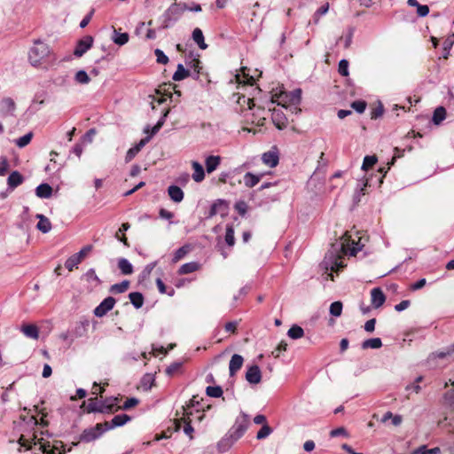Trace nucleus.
<instances>
[{
    "mask_svg": "<svg viewBox=\"0 0 454 454\" xmlns=\"http://www.w3.org/2000/svg\"><path fill=\"white\" fill-rule=\"evenodd\" d=\"M130 302L136 309H140L144 304V296L141 293L133 292L129 294Z\"/></svg>",
    "mask_w": 454,
    "mask_h": 454,
    "instance_id": "32",
    "label": "nucleus"
},
{
    "mask_svg": "<svg viewBox=\"0 0 454 454\" xmlns=\"http://www.w3.org/2000/svg\"><path fill=\"white\" fill-rule=\"evenodd\" d=\"M116 301L114 297L108 296L104 299L98 306L94 309V315L98 317H102L107 314L114 306Z\"/></svg>",
    "mask_w": 454,
    "mask_h": 454,
    "instance_id": "8",
    "label": "nucleus"
},
{
    "mask_svg": "<svg viewBox=\"0 0 454 454\" xmlns=\"http://www.w3.org/2000/svg\"><path fill=\"white\" fill-rule=\"evenodd\" d=\"M222 158L219 155H210L205 160L206 170L208 174L214 172L220 165Z\"/></svg>",
    "mask_w": 454,
    "mask_h": 454,
    "instance_id": "18",
    "label": "nucleus"
},
{
    "mask_svg": "<svg viewBox=\"0 0 454 454\" xmlns=\"http://www.w3.org/2000/svg\"><path fill=\"white\" fill-rule=\"evenodd\" d=\"M341 242V251L345 254L349 253L350 255H356L357 252L361 250V247L358 242H356L354 239H350V236L346 232L342 236Z\"/></svg>",
    "mask_w": 454,
    "mask_h": 454,
    "instance_id": "7",
    "label": "nucleus"
},
{
    "mask_svg": "<svg viewBox=\"0 0 454 454\" xmlns=\"http://www.w3.org/2000/svg\"><path fill=\"white\" fill-rule=\"evenodd\" d=\"M382 347V341L380 338H372L365 340L362 343V348L367 349V348H373L377 349Z\"/></svg>",
    "mask_w": 454,
    "mask_h": 454,
    "instance_id": "31",
    "label": "nucleus"
},
{
    "mask_svg": "<svg viewBox=\"0 0 454 454\" xmlns=\"http://www.w3.org/2000/svg\"><path fill=\"white\" fill-rule=\"evenodd\" d=\"M130 225L128 223H124L121 224L119 231L116 232L115 237L118 239L121 242H122L125 246H129L128 239L125 236L120 237V233L123 234L125 231H127L129 229Z\"/></svg>",
    "mask_w": 454,
    "mask_h": 454,
    "instance_id": "45",
    "label": "nucleus"
},
{
    "mask_svg": "<svg viewBox=\"0 0 454 454\" xmlns=\"http://www.w3.org/2000/svg\"><path fill=\"white\" fill-rule=\"evenodd\" d=\"M180 367H181V364L180 363H174V364H170L166 369V372L168 375H173L174 373H176L180 369Z\"/></svg>",
    "mask_w": 454,
    "mask_h": 454,
    "instance_id": "62",
    "label": "nucleus"
},
{
    "mask_svg": "<svg viewBox=\"0 0 454 454\" xmlns=\"http://www.w3.org/2000/svg\"><path fill=\"white\" fill-rule=\"evenodd\" d=\"M446 117V110L442 106L437 107L433 114L432 121L439 125Z\"/></svg>",
    "mask_w": 454,
    "mask_h": 454,
    "instance_id": "33",
    "label": "nucleus"
},
{
    "mask_svg": "<svg viewBox=\"0 0 454 454\" xmlns=\"http://www.w3.org/2000/svg\"><path fill=\"white\" fill-rule=\"evenodd\" d=\"M417 13L419 17H426L429 13V7L419 4L417 6Z\"/></svg>",
    "mask_w": 454,
    "mask_h": 454,
    "instance_id": "59",
    "label": "nucleus"
},
{
    "mask_svg": "<svg viewBox=\"0 0 454 454\" xmlns=\"http://www.w3.org/2000/svg\"><path fill=\"white\" fill-rule=\"evenodd\" d=\"M162 126V123L157 121V123L152 129H150L149 126H146L144 131L145 133L150 134L153 137L161 129Z\"/></svg>",
    "mask_w": 454,
    "mask_h": 454,
    "instance_id": "55",
    "label": "nucleus"
},
{
    "mask_svg": "<svg viewBox=\"0 0 454 454\" xmlns=\"http://www.w3.org/2000/svg\"><path fill=\"white\" fill-rule=\"evenodd\" d=\"M129 286V281L123 280L121 283L113 285L110 287V292L113 294H122L128 290Z\"/></svg>",
    "mask_w": 454,
    "mask_h": 454,
    "instance_id": "38",
    "label": "nucleus"
},
{
    "mask_svg": "<svg viewBox=\"0 0 454 454\" xmlns=\"http://www.w3.org/2000/svg\"><path fill=\"white\" fill-rule=\"evenodd\" d=\"M248 417L246 414L238 417L234 425L218 442L219 450L221 452L226 451L236 441L241 438L248 427Z\"/></svg>",
    "mask_w": 454,
    "mask_h": 454,
    "instance_id": "1",
    "label": "nucleus"
},
{
    "mask_svg": "<svg viewBox=\"0 0 454 454\" xmlns=\"http://www.w3.org/2000/svg\"><path fill=\"white\" fill-rule=\"evenodd\" d=\"M190 250H191L190 245H184V246L181 247L175 252L173 258H172V262L174 263L177 262L178 261L183 259L190 252Z\"/></svg>",
    "mask_w": 454,
    "mask_h": 454,
    "instance_id": "37",
    "label": "nucleus"
},
{
    "mask_svg": "<svg viewBox=\"0 0 454 454\" xmlns=\"http://www.w3.org/2000/svg\"><path fill=\"white\" fill-rule=\"evenodd\" d=\"M271 119L274 125L278 129H284L287 124V119L280 109H274L271 114Z\"/></svg>",
    "mask_w": 454,
    "mask_h": 454,
    "instance_id": "14",
    "label": "nucleus"
},
{
    "mask_svg": "<svg viewBox=\"0 0 454 454\" xmlns=\"http://www.w3.org/2000/svg\"><path fill=\"white\" fill-rule=\"evenodd\" d=\"M192 39L198 44L199 48L205 50L207 48V44L205 43L202 30L196 27L192 32Z\"/></svg>",
    "mask_w": 454,
    "mask_h": 454,
    "instance_id": "28",
    "label": "nucleus"
},
{
    "mask_svg": "<svg viewBox=\"0 0 454 454\" xmlns=\"http://www.w3.org/2000/svg\"><path fill=\"white\" fill-rule=\"evenodd\" d=\"M199 268H200V264L196 262H187V263L183 264L179 268L178 273L181 275L192 273V272L198 270Z\"/></svg>",
    "mask_w": 454,
    "mask_h": 454,
    "instance_id": "30",
    "label": "nucleus"
},
{
    "mask_svg": "<svg viewBox=\"0 0 454 454\" xmlns=\"http://www.w3.org/2000/svg\"><path fill=\"white\" fill-rule=\"evenodd\" d=\"M21 333L27 338L37 340L39 338V330L35 325H23L20 328Z\"/></svg>",
    "mask_w": 454,
    "mask_h": 454,
    "instance_id": "23",
    "label": "nucleus"
},
{
    "mask_svg": "<svg viewBox=\"0 0 454 454\" xmlns=\"http://www.w3.org/2000/svg\"><path fill=\"white\" fill-rule=\"evenodd\" d=\"M192 167L193 169L192 179L197 183L202 182L205 178V170L203 166L198 161H192Z\"/></svg>",
    "mask_w": 454,
    "mask_h": 454,
    "instance_id": "25",
    "label": "nucleus"
},
{
    "mask_svg": "<svg viewBox=\"0 0 454 454\" xmlns=\"http://www.w3.org/2000/svg\"><path fill=\"white\" fill-rule=\"evenodd\" d=\"M34 441L35 445H39V450H41L44 454H53L54 451L51 450L50 443H44L41 441L35 442V437L32 439Z\"/></svg>",
    "mask_w": 454,
    "mask_h": 454,
    "instance_id": "50",
    "label": "nucleus"
},
{
    "mask_svg": "<svg viewBox=\"0 0 454 454\" xmlns=\"http://www.w3.org/2000/svg\"><path fill=\"white\" fill-rule=\"evenodd\" d=\"M368 186V180L363 181L359 184L355 191L353 200L356 203L361 200V197L365 194L366 187Z\"/></svg>",
    "mask_w": 454,
    "mask_h": 454,
    "instance_id": "34",
    "label": "nucleus"
},
{
    "mask_svg": "<svg viewBox=\"0 0 454 454\" xmlns=\"http://www.w3.org/2000/svg\"><path fill=\"white\" fill-rule=\"evenodd\" d=\"M423 380V377L422 376H419L416 380H415V383L411 384V385H408L406 387V390H411L412 389L415 393H419L421 389L420 386L419 385V383Z\"/></svg>",
    "mask_w": 454,
    "mask_h": 454,
    "instance_id": "56",
    "label": "nucleus"
},
{
    "mask_svg": "<svg viewBox=\"0 0 454 454\" xmlns=\"http://www.w3.org/2000/svg\"><path fill=\"white\" fill-rule=\"evenodd\" d=\"M338 72L342 76L348 75V61L347 59H341L339 62Z\"/></svg>",
    "mask_w": 454,
    "mask_h": 454,
    "instance_id": "51",
    "label": "nucleus"
},
{
    "mask_svg": "<svg viewBox=\"0 0 454 454\" xmlns=\"http://www.w3.org/2000/svg\"><path fill=\"white\" fill-rule=\"evenodd\" d=\"M85 53V38H81L78 41L77 46L75 47L73 56L75 58H81ZM72 59V55H67L64 57L61 61H70Z\"/></svg>",
    "mask_w": 454,
    "mask_h": 454,
    "instance_id": "24",
    "label": "nucleus"
},
{
    "mask_svg": "<svg viewBox=\"0 0 454 454\" xmlns=\"http://www.w3.org/2000/svg\"><path fill=\"white\" fill-rule=\"evenodd\" d=\"M263 174H253L251 172H247L245 174L243 177L244 184L247 188L254 187L262 178Z\"/></svg>",
    "mask_w": 454,
    "mask_h": 454,
    "instance_id": "22",
    "label": "nucleus"
},
{
    "mask_svg": "<svg viewBox=\"0 0 454 454\" xmlns=\"http://www.w3.org/2000/svg\"><path fill=\"white\" fill-rule=\"evenodd\" d=\"M112 39L114 43L121 46L128 43L129 35H128V33H120L116 29H114Z\"/></svg>",
    "mask_w": 454,
    "mask_h": 454,
    "instance_id": "36",
    "label": "nucleus"
},
{
    "mask_svg": "<svg viewBox=\"0 0 454 454\" xmlns=\"http://www.w3.org/2000/svg\"><path fill=\"white\" fill-rule=\"evenodd\" d=\"M154 54L158 63L165 65L168 62V56L161 50L156 49Z\"/></svg>",
    "mask_w": 454,
    "mask_h": 454,
    "instance_id": "53",
    "label": "nucleus"
},
{
    "mask_svg": "<svg viewBox=\"0 0 454 454\" xmlns=\"http://www.w3.org/2000/svg\"><path fill=\"white\" fill-rule=\"evenodd\" d=\"M366 102L364 100H356L351 104V107L359 114H363L366 109Z\"/></svg>",
    "mask_w": 454,
    "mask_h": 454,
    "instance_id": "52",
    "label": "nucleus"
},
{
    "mask_svg": "<svg viewBox=\"0 0 454 454\" xmlns=\"http://www.w3.org/2000/svg\"><path fill=\"white\" fill-rule=\"evenodd\" d=\"M118 268L124 275H130L133 272V266L126 258L118 260Z\"/></svg>",
    "mask_w": 454,
    "mask_h": 454,
    "instance_id": "29",
    "label": "nucleus"
},
{
    "mask_svg": "<svg viewBox=\"0 0 454 454\" xmlns=\"http://www.w3.org/2000/svg\"><path fill=\"white\" fill-rule=\"evenodd\" d=\"M453 43H454V34L449 35L443 42V58L444 59L448 58V56L450 54V51Z\"/></svg>",
    "mask_w": 454,
    "mask_h": 454,
    "instance_id": "43",
    "label": "nucleus"
},
{
    "mask_svg": "<svg viewBox=\"0 0 454 454\" xmlns=\"http://www.w3.org/2000/svg\"><path fill=\"white\" fill-rule=\"evenodd\" d=\"M9 168V162L5 157L0 158V176L6 174Z\"/></svg>",
    "mask_w": 454,
    "mask_h": 454,
    "instance_id": "54",
    "label": "nucleus"
},
{
    "mask_svg": "<svg viewBox=\"0 0 454 454\" xmlns=\"http://www.w3.org/2000/svg\"><path fill=\"white\" fill-rule=\"evenodd\" d=\"M32 137H33V134H32V132H29V133L20 137V138H18L15 141V144L18 147L23 148L31 142Z\"/></svg>",
    "mask_w": 454,
    "mask_h": 454,
    "instance_id": "46",
    "label": "nucleus"
},
{
    "mask_svg": "<svg viewBox=\"0 0 454 454\" xmlns=\"http://www.w3.org/2000/svg\"><path fill=\"white\" fill-rule=\"evenodd\" d=\"M347 434H348L347 431L344 427H338V428L333 429L330 432L331 437H338L340 435H347Z\"/></svg>",
    "mask_w": 454,
    "mask_h": 454,
    "instance_id": "63",
    "label": "nucleus"
},
{
    "mask_svg": "<svg viewBox=\"0 0 454 454\" xmlns=\"http://www.w3.org/2000/svg\"><path fill=\"white\" fill-rule=\"evenodd\" d=\"M262 160L266 166L270 168L276 167L279 162L278 149L276 147H272L271 150L262 153Z\"/></svg>",
    "mask_w": 454,
    "mask_h": 454,
    "instance_id": "11",
    "label": "nucleus"
},
{
    "mask_svg": "<svg viewBox=\"0 0 454 454\" xmlns=\"http://www.w3.org/2000/svg\"><path fill=\"white\" fill-rule=\"evenodd\" d=\"M52 194V188L48 184H41L35 188V195L41 199H49Z\"/></svg>",
    "mask_w": 454,
    "mask_h": 454,
    "instance_id": "26",
    "label": "nucleus"
},
{
    "mask_svg": "<svg viewBox=\"0 0 454 454\" xmlns=\"http://www.w3.org/2000/svg\"><path fill=\"white\" fill-rule=\"evenodd\" d=\"M323 265L325 270H331L332 271H339L344 267L342 255L339 250L329 251L323 261Z\"/></svg>",
    "mask_w": 454,
    "mask_h": 454,
    "instance_id": "6",
    "label": "nucleus"
},
{
    "mask_svg": "<svg viewBox=\"0 0 454 454\" xmlns=\"http://www.w3.org/2000/svg\"><path fill=\"white\" fill-rule=\"evenodd\" d=\"M190 75V71L185 69L182 64L177 65V68L173 74L174 81H182Z\"/></svg>",
    "mask_w": 454,
    "mask_h": 454,
    "instance_id": "35",
    "label": "nucleus"
},
{
    "mask_svg": "<svg viewBox=\"0 0 454 454\" xmlns=\"http://www.w3.org/2000/svg\"><path fill=\"white\" fill-rule=\"evenodd\" d=\"M243 362L244 359L240 355L234 354L231 356L229 364V371L231 376H233L242 367Z\"/></svg>",
    "mask_w": 454,
    "mask_h": 454,
    "instance_id": "19",
    "label": "nucleus"
},
{
    "mask_svg": "<svg viewBox=\"0 0 454 454\" xmlns=\"http://www.w3.org/2000/svg\"><path fill=\"white\" fill-rule=\"evenodd\" d=\"M206 393L210 397H220L223 395V389L219 386H208L206 388Z\"/></svg>",
    "mask_w": 454,
    "mask_h": 454,
    "instance_id": "44",
    "label": "nucleus"
},
{
    "mask_svg": "<svg viewBox=\"0 0 454 454\" xmlns=\"http://www.w3.org/2000/svg\"><path fill=\"white\" fill-rule=\"evenodd\" d=\"M246 380L250 384H258L262 380V372L258 365L250 366L246 372Z\"/></svg>",
    "mask_w": 454,
    "mask_h": 454,
    "instance_id": "13",
    "label": "nucleus"
},
{
    "mask_svg": "<svg viewBox=\"0 0 454 454\" xmlns=\"http://www.w3.org/2000/svg\"><path fill=\"white\" fill-rule=\"evenodd\" d=\"M16 109V104L11 98H4L0 101V118L13 116Z\"/></svg>",
    "mask_w": 454,
    "mask_h": 454,
    "instance_id": "9",
    "label": "nucleus"
},
{
    "mask_svg": "<svg viewBox=\"0 0 454 454\" xmlns=\"http://www.w3.org/2000/svg\"><path fill=\"white\" fill-rule=\"evenodd\" d=\"M36 218L39 220L36 224L37 230L43 233H48L52 228L51 221L42 214H37Z\"/></svg>",
    "mask_w": 454,
    "mask_h": 454,
    "instance_id": "21",
    "label": "nucleus"
},
{
    "mask_svg": "<svg viewBox=\"0 0 454 454\" xmlns=\"http://www.w3.org/2000/svg\"><path fill=\"white\" fill-rule=\"evenodd\" d=\"M329 10V4L326 3L317 10L314 14L315 19L317 20L320 16L325 15Z\"/></svg>",
    "mask_w": 454,
    "mask_h": 454,
    "instance_id": "57",
    "label": "nucleus"
},
{
    "mask_svg": "<svg viewBox=\"0 0 454 454\" xmlns=\"http://www.w3.org/2000/svg\"><path fill=\"white\" fill-rule=\"evenodd\" d=\"M24 182L23 176L17 170L12 171L7 178L9 190L12 191Z\"/></svg>",
    "mask_w": 454,
    "mask_h": 454,
    "instance_id": "17",
    "label": "nucleus"
},
{
    "mask_svg": "<svg viewBox=\"0 0 454 454\" xmlns=\"http://www.w3.org/2000/svg\"><path fill=\"white\" fill-rule=\"evenodd\" d=\"M139 151L135 146L129 149V151L126 153L125 160L127 162L130 161L137 153Z\"/></svg>",
    "mask_w": 454,
    "mask_h": 454,
    "instance_id": "61",
    "label": "nucleus"
},
{
    "mask_svg": "<svg viewBox=\"0 0 454 454\" xmlns=\"http://www.w3.org/2000/svg\"><path fill=\"white\" fill-rule=\"evenodd\" d=\"M51 54L50 46L40 39L34 40L33 46L29 49L27 58L33 67H39L43 60Z\"/></svg>",
    "mask_w": 454,
    "mask_h": 454,
    "instance_id": "2",
    "label": "nucleus"
},
{
    "mask_svg": "<svg viewBox=\"0 0 454 454\" xmlns=\"http://www.w3.org/2000/svg\"><path fill=\"white\" fill-rule=\"evenodd\" d=\"M109 430L106 428V423H98L94 427L87 430V442L94 441L99 438L105 432Z\"/></svg>",
    "mask_w": 454,
    "mask_h": 454,
    "instance_id": "12",
    "label": "nucleus"
},
{
    "mask_svg": "<svg viewBox=\"0 0 454 454\" xmlns=\"http://www.w3.org/2000/svg\"><path fill=\"white\" fill-rule=\"evenodd\" d=\"M371 300L372 305L378 309L384 304L386 296L380 288L376 287L371 291Z\"/></svg>",
    "mask_w": 454,
    "mask_h": 454,
    "instance_id": "15",
    "label": "nucleus"
},
{
    "mask_svg": "<svg viewBox=\"0 0 454 454\" xmlns=\"http://www.w3.org/2000/svg\"><path fill=\"white\" fill-rule=\"evenodd\" d=\"M235 81L239 84H253L254 82V79L253 76H250L248 74H247V67L241 68V74H237L235 75Z\"/></svg>",
    "mask_w": 454,
    "mask_h": 454,
    "instance_id": "27",
    "label": "nucleus"
},
{
    "mask_svg": "<svg viewBox=\"0 0 454 454\" xmlns=\"http://www.w3.org/2000/svg\"><path fill=\"white\" fill-rule=\"evenodd\" d=\"M130 420V417L127 414H119L114 416L111 421H106V428L113 429L118 427H121L125 425L128 421Z\"/></svg>",
    "mask_w": 454,
    "mask_h": 454,
    "instance_id": "16",
    "label": "nucleus"
},
{
    "mask_svg": "<svg viewBox=\"0 0 454 454\" xmlns=\"http://www.w3.org/2000/svg\"><path fill=\"white\" fill-rule=\"evenodd\" d=\"M414 454H442V450L439 447L427 449V446L423 445L418 448Z\"/></svg>",
    "mask_w": 454,
    "mask_h": 454,
    "instance_id": "42",
    "label": "nucleus"
},
{
    "mask_svg": "<svg viewBox=\"0 0 454 454\" xmlns=\"http://www.w3.org/2000/svg\"><path fill=\"white\" fill-rule=\"evenodd\" d=\"M342 312V303L334 301L330 305V314L333 317H340Z\"/></svg>",
    "mask_w": 454,
    "mask_h": 454,
    "instance_id": "49",
    "label": "nucleus"
},
{
    "mask_svg": "<svg viewBox=\"0 0 454 454\" xmlns=\"http://www.w3.org/2000/svg\"><path fill=\"white\" fill-rule=\"evenodd\" d=\"M272 432L270 427L267 424H264L261 429L257 432L256 438L258 440H262L268 437Z\"/></svg>",
    "mask_w": 454,
    "mask_h": 454,
    "instance_id": "48",
    "label": "nucleus"
},
{
    "mask_svg": "<svg viewBox=\"0 0 454 454\" xmlns=\"http://www.w3.org/2000/svg\"><path fill=\"white\" fill-rule=\"evenodd\" d=\"M118 398L109 397L99 401L98 397L90 398L87 403V413L89 412H114L118 411Z\"/></svg>",
    "mask_w": 454,
    "mask_h": 454,
    "instance_id": "3",
    "label": "nucleus"
},
{
    "mask_svg": "<svg viewBox=\"0 0 454 454\" xmlns=\"http://www.w3.org/2000/svg\"><path fill=\"white\" fill-rule=\"evenodd\" d=\"M85 258V247H82L80 251L73 255H71L65 262L66 269L68 271H73L75 269H78V265L82 262Z\"/></svg>",
    "mask_w": 454,
    "mask_h": 454,
    "instance_id": "10",
    "label": "nucleus"
},
{
    "mask_svg": "<svg viewBox=\"0 0 454 454\" xmlns=\"http://www.w3.org/2000/svg\"><path fill=\"white\" fill-rule=\"evenodd\" d=\"M137 403H138V400H137V398H134V397H132V398H128V399L124 402V403H123V405H122V409H124V410H129V409H130V408H132V407L136 406Z\"/></svg>",
    "mask_w": 454,
    "mask_h": 454,
    "instance_id": "58",
    "label": "nucleus"
},
{
    "mask_svg": "<svg viewBox=\"0 0 454 454\" xmlns=\"http://www.w3.org/2000/svg\"><path fill=\"white\" fill-rule=\"evenodd\" d=\"M168 194L169 198L176 203H179L184 200V192L177 185H170L168 188Z\"/></svg>",
    "mask_w": 454,
    "mask_h": 454,
    "instance_id": "20",
    "label": "nucleus"
},
{
    "mask_svg": "<svg viewBox=\"0 0 454 454\" xmlns=\"http://www.w3.org/2000/svg\"><path fill=\"white\" fill-rule=\"evenodd\" d=\"M287 335L291 338V339H294V340H297V339H300L301 338L303 335H304V331L303 329L297 325H294L287 332Z\"/></svg>",
    "mask_w": 454,
    "mask_h": 454,
    "instance_id": "39",
    "label": "nucleus"
},
{
    "mask_svg": "<svg viewBox=\"0 0 454 454\" xmlns=\"http://www.w3.org/2000/svg\"><path fill=\"white\" fill-rule=\"evenodd\" d=\"M188 9L186 4L183 3H174L172 4L163 13L162 18L163 21L160 26L161 29H166L170 27V25L176 22L183 14L184 11Z\"/></svg>",
    "mask_w": 454,
    "mask_h": 454,
    "instance_id": "4",
    "label": "nucleus"
},
{
    "mask_svg": "<svg viewBox=\"0 0 454 454\" xmlns=\"http://www.w3.org/2000/svg\"><path fill=\"white\" fill-rule=\"evenodd\" d=\"M225 242L229 247H233L235 244V238H234V228L232 224H227L226 225V232H225Z\"/></svg>",
    "mask_w": 454,
    "mask_h": 454,
    "instance_id": "40",
    "label": "nucleus"
},
{
    "mask_svg": "<svg viewBox=\"0 0 454 454\" xmlns=\"http://www.w3.org/2000/svg\"><path fill=\"white\" fill-rule=\"evenodd\" d=\"M444 400L449 404H452L454 403V388L448 390L444 394Z\"/></svg>",
    "mask_w": 454,
    "mask_h": 454,
    "instance_id": "64",
    "label": "nucleus"
},
{
    "mask_svg": "<svg viewBox=\"0 0 454 454\" xmlns=\"http://www.w3.org/2000/svg\"><path fill=\"white\" fill-rule=\"evenodd\" d=\"M286 347H287V344L285 341H281L278 344V346L277 347V348L272 352V355L275 357H278L282 351H286Z\"/></svg>",
    "mask_w": 454,
    "mask_h": 454,
    "instance_id": "60",
    "label": "nucleus"
},
{
    "mask_svg": "<svg viewBox=\"0 0 454 454\" xmlns=\"http://www.w3.org/2000/svg\"><path fill=\"white\" fill-rule=\"evenodd\" d=\"M377 162V157L374 155H367L364 158L362 169L367 170Z\"/></svg>",
    "mask_w": 454,
    "mask_h": 454,
    "instance_id": "47",
    "label": "nucleus"
},
{
    "mask_svg": "<svg viewBox=\"0 0 454 454\" xmlns=\"http://www.w3.org/2000/svg\"><path fill=\"white\" fill-rule=\"evenodd\" d=\"M301 100V90L295 89L292 91L286 92L283 91L279 94H275L272 96V103L277 102L278 105H281L283 107H287V106H294L297 107L300 105Z\"/></svg>",
    "mask_w": 454,
    "mask_h": 454,
    "instance_id": "5",
    "label": "nucleus"
},
{
    "mask_svg": "<svg viewBox=\"0 0 454 454\" xmlns=\"http://www.w3.org/2000/svg\"><path fill=\"white\" fill-rule=\"evenodd\" d=\"M435 356L441 359L447 358L449 361L454 360V344L449 347L445 351H440L435 354Z\"/></svg>",
    "mask_w": 454,
    "mask_h": 454,
    "instance_id": "41",
    "label": "nucleus"
}]
</instances>
